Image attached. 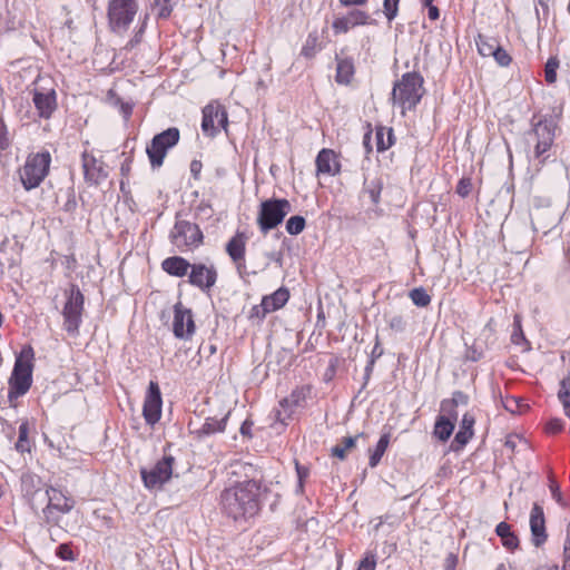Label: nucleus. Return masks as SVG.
Instances as JSON below:
<instances>
[{
  "label": "nucleus",
  "mask_w": 570,
  "mask_h": 570,
  "mask_svg": "<svg viewBox=\"0 0 570 570\" xmlns=\"http://www.w3.org/2000/svg\"><path fill=\"white\" fill-rule=\"evenodd\" d=\"M262 485L256 480L239 482L220 494L223 512L234 521H246L261 510Z\"/></svg>",
  "instance_id": "f257e3e1"
},
{
  "label": "nucleus",
  "mask_w": 570,
  "mask_h": 570,
  "mask_svg": "<svg viewBox=\"0 0 570 570\" xmlns=\"http://www.w3.org/2000/svg\"><path fill=\"white\" fill-rule=\"evenodd\" d=\"M33 350L31 346L24 347L17 356L11 376L9 379L8 399L10 402L24 395L32 384V364Z\"/></svg>",
  "instance_id": "f03ea898"
},
{
  "label": "nucleus",
  "mask_w": 570,
  "mask_h": 570,
  "mask_svg": "<svg viewBox=\"0 0 570 570\" xmlns=\"http://www.w3.org/2000/svg\"><path fill=\"white\" fill-rule=\"evenodd\" d=\"M557 122L552 117H544L533 125L532 134L537 138L533 155V166L537 171L548 161H554L550 153L556 138Z\"/></svg>",
  "instance_id": "7ed1b4c3"
},
{
  "label": "nucleus",
  "mask_w": 570,
  "mask_h": 570,
  "mask_svg": "<svg viewBox=\"0 0 570 570\" xmlns=\"http://www.w3.org/2000/svg\"><path fill=\"white\" fill-rule=\"evenodd\" d=\"M423 77L417 72H406L394 83L392 100L399 104L403 111L414 109L423 96Z\"/></svg>",
  "instance_id": "20e7f679"
},
{
  "label": "nucleus",
  "mask_w": 570,
  "mask_h": 570,
  "mask_svg": "<svg viewBox=\"0 0 570 570\" xmlns=\"http://www.w3.org/2000/svg\"><path fill=\"white\" fill-rule=\"evenodd\" d=\"M51 155L48 150L28 155L24 165L19 169L21 184L26 190L40 186L49 174Z\"/></svg>",
  "instance_id": "39448f33"
},
{
  "label": "nucleus",
  "mask_w": 570,
  "mask_h": 570,
  "mask_svg": "<svg viewBox=\"0 0 570 570\" xmlns=\"http://www.w3.org/2000/svg\"><path fill=\"white\" fill-rule=\"evenodd\" d=\"M27 494L30 495V504L32 509H38V502H47L46 507L42 508V512L48 522L56 521L52 518L53 510L60 513H68L75 507L73 499L67 497L60 490H57L52 487L47 488L45 491L38 489L32 493H30L29 490H27Z\"/></svg>",
  "instance_id": "423d86ee"
},
{
  "label": "nucleus",
  "mask_w": 570,
  "mask_h": 570,
  "mask_svg": "<svg viewBox=\"0 0 570 570\" xmlns=\"http://www.w3.org/2000/svg\"><path fill=\"white\" fill-rule=\"evenodd\" d=\"M292 205L285 198H269L261 203L257 214V225L263 235L283 223L291 213Z\"/></svg>",
  "instance_id": "0eeeda50"
},
{
  "label": "nucleus",
  "mask_w": 570,
  "mask_h": 570,
  "mask_svg": "<svg viewBox=\"0 0 570 570\" xmlns=\"http://www.w3.org/2000/svg\"><path fill=\"white\" fill-rule=\"evenodd\" d=\"M169 239L179 250L194 249L203 244L204 235L196 223L180 219V215L177 214Z\"/></svg>",
  "instance_id": "6e6552de"
},
{
  "label": "nucleus",
  "mask_w": 570,
  "mask_h": 570,
  "mask_svg": "<svg viewBox=\"0 0 570 570\" xmlns=\"http://www.w3.org/2000/svg\"><path fill=\"white\" fill-rule=\"evenodd\" d=\"M180 132L176 127H170L153 137L150 145L146 148L153 168L163 165L167 151L178 144Z\"/></svg>",
  "instance_id": "1a4fd4ad"
},
{
  "label": "nucleus",
  "mask_w": 570,
  "mask_h": 570,
  "mask_svg": "<svg viewBox=\"0 0 570 570\" xmlns=\"http://www.w3.org/2000/svg\"><path fill=\"white\" fill-rule=\"evenodd\" d=\"M83 302L85 298L79 287L71 285L70 293L62 309L63 327L71 336L79 334V327L82 322Z\"/></svg>",
  "instance_id": "9d476101"
},
{
  "label": "nucleus",
  "mask_w": 570,
  "mask_h": 570,
  "mask_svg": "<svg viewBox=\"0 0 570 570\" xmlns=\"http://www.w3.org/2000/svg\"><path fill=\"white\" fill-rule=\"evenodd\" d=\"M138 11L136 0H110L107 16L114 31H126Z\"/></svg>",
  "instance_id": "9b49d317"
},
{
  "label": "nucleus",
  "mask_w": 570,
  "mask_h": 570,
  "mask_svg": "<svg viewBox=\"0 0 570 570\" xmlns=\"http://www.w3.org/2000/svg\"><path fill=\"white\" fill-rule=\"evenodd\" d=\"M175 458L173 455H164L150 468H141L140 475L144 485L149 490L161 489L173 475V466Z\"/></svg>",
  "instance_id": "f8f14e48"
},
{
  "label": "nucleus",
  "mask_w": 570,
  "mask_h": 570,
  "mask_svg": "<svg viewBox=\"0 0 570 570\" xmlns=\"http://www.w3.org/2000/svg\"><path fill=\"white\" fill-rule=\"evenodd\" d=\"M228 116L224 106L209 104L203 109L202 130L206 136L215 137L219 128L227 130Z\"/></svg>",
  "instance_id": "ddd939ff"
},
{
  "label": "nucleus",
  "mask_w": 570,
  "mask_h": 570,
  "mask_svg": "<svg viewBox=\"0 0 570 570\" xmlns=\"http://www.w3.org/2000/svg\"><path fill=\"white\" fill-rule=\"evenodd\" d=\"M39 81H41V79L36 82L37 86L32 90V102L38 116L47 120L51 118L58 108L57 92L53 87L48 88L39 86Z\"/></svg>",
  "instance_id": "4468645a"
},
{
  "label": "nucleus",
  "mask_w": 570,
  "mask_h": 570,
  "mask_svg": "<svg viewBox=\"0 0 570 570\" xmlns=\"http://www.w3.org/2000/svg\"><path fill=\"white\" fill-rule=\"evenodd\" d=\"M163 399L157 382L150 381L142 406V416L147 424L154 426L161 416Z\"/></svg>",
  "instance_id": "2eb2a0df"
},
{
  "label": "nucleus",
  "mask_w": 570,
  "mask_h": 570,
  "mask_svg": "<svg viewBox=\"0 0 570 570\" xmlns=\"http://www.w3.org/2000/svg\"><path fill=\"white\" fill-rule=\"evenodd\" d=\"M195 330L191 309L185 307L181 302L176 303L174 305V335L180 340H189L194 335Z\"/></svg>",
  "instance_id": "dca6fc26"
},
{
  "label": "nucleus",
  "mask_w": 570,
  "mask_h": 570,
  "mask_svg": "<svg viewBox=\"0 0 570 570\" xmlns=\"http://www.w3.org/2000/svg\"><path fill=\"white\" fill-rule=\"evenodd\" d=\"M217 277L218 273L214 265L207 266L203 263H195L190 267L188 282L202 292L207 293L216 284Z\"/></svg>",
  "instance_id": "f3484780"
},
{
  "label": "nucleus",
  "mask_w": 570,
  "mask_h": 570,
  "mask_svg": "<svg viewBox=\"0 0 570 570\" xmlns=\"http://www.w3.org/2000/svg\"><path fill=\"white\" fill-rule=\"evenodd\" d=\"M311 392V387L303 385L294 389L292 393L279 401L282 410L276 411V420L284 423L289 419L296 407L304 405L307 395Z\"/></svg>",
  "instance_id": "a211bd4d"
},
{
  "label": "nucleus",
  "mask_w": 570,
  "mask_h": 570,
  "mask_svg": "<svg viewBox=\"0 0 570 570\" xmlns=\"http://www.w3.org/2000/svg\"><path fill=\"white\" fill-rule=\"evenodd\" d=\"M81 163L83 178L87 184L98 186L108 177L105 163L88 151L82 153Z\"/></svg>",
  "instance_id": "6ab92c4d"
},
{
  "label": "nucleus",
  "mask_w": 570,
  "mask_h": 570,
  "mask_svg": "<svg viewBox=\"0 0 570 570\" xmlns=\"http://www.w3.org/2000/svg\"><path fill=\"white\" fill-rule=\"evenodd\" d=\"M225 250L240 277L247 274L245 253H246V236L244 233H236L226 244Z\"/></svg>",
  "instance_id": "aec40b11"
},
{
  "label": "nucleus",
  "mask_w": 570,
  "mask_h": 570,
  "mask_svg": "<svg viewBox=\"0 0 570 570\" xmlns=\"http://www.w3.org/2000/svg\"><path fill=\"white\" fill-rule=\"evenodd\" d=\"M373 20L370 14L360 9H353L345 16L336 18L332 22V28L335 35L346 33L357 26L371 24Z\"/></svg>",
  "instance_id": "412c9836"
},
{
  "label": "nucleus",
  "mask_w": 570,
  "mask_h": 570,
  "mask_svg": "<svg viewBox=\"0 0 570 570\" xmlns=\"http://www.w3.org/2000/svg\"><path fill=\"white\" fill-rule=\"evenodd\" d=\"M230 412H227L220 420L215 417H207L204 423L196 426L193 422H189L188 428L194 439L202 441L216 433H223L226 430L227 421Z\"/></svg>",
  "instance_id": "4be33fe9"
},
{
  "label": "nucleus",
  "mask_w": 570,
  "mask_h": 570,
  "mask_svg": "<svg viewBox=\"0 0 570 570\" xmlns=\"http://www.w3.org/2000/svg\"><path fill=\"white\" fill-rule=\"evenodd\" d=\"M530 530L532 534V542L535 547H540L547 541L548 534L546 531L543 507L538 502L533 503L530 512Z\"/></svg>",
  "instance_id": "5701e85b"
},
{
  "label": "nucleus",
  "mask_w": 570,
  "mask_h": 570,
  "mask_svg": "<svg viewBox=\"0 0 570 570\" xmlns=\"http://www.w3.org/2000/svg\"><path fill=\"white\" fill-rule=\"evenodd\" d=\"M317 175L335 176L340 173L341 165L336 159V154L332 149L323 148L316 156Z\"/></svg>",
  "instance_id": "b1692460"
},
{
  "label": "nucleus",
  "mask_w": 570,
  "mask_h": 570,
  "mask_svg": "<svg viewBox=\"0 0 570 570\" xmlns=\"http://www.w3.org/2000/svg\"><path fill=\"white\" fill-rule=\"evenodd\" d=\"M474 423H475L474 416L471 413L466 412L463 415L462 421L460 423V429L456 432L454 440L451 443V449L453 451H460L469 443V441L471 440V438L473 436V433H474L473 432Z\"/></svg>",
  "instance_id": "393cba45"
},
{
  "label": "nucleus",
  "mask_w": 570,
  "mask_h": 570,
  "mask_svg": "<svg viewBox=\"0 0 570 570\" xmlns=\"http://www.w3.org/2000/svg\"><path fill=\"white\" fill-rule=\"evenodd\" d=\"M193 264L181 256H170L163 261L161 268L175 277H184L188 274Z\"/></svg>",
  "instance_id": "a878e982"
},
{
  "label": "nucleus",
  "mask_w": 570,
  "mask_h": 570,
  "mask_svg": "<svg viewBox=\"0 0 570 570\" xmlns=\"http://www.w3.org/2000/svg\"><path fill=\"white\" fill-rule=\"evenodd\" d=\"M336 75H335V81L338 85L347 86L351 83L354 73H355V66L354 60L351 57L346 58H340L336 56Z\"/></svg>",
  "instance_id": "bb28decb"
},
{
  "label": "nucleus",
  "mask_w": 570,
  "mask_h": 570,
  "mask_svg": "<svg viewBox=\"0 0 570 570\" xmlns=\"http://www.w3.org/2000/svg\"><path fill=\"white\" fill-rule=\"evenodd\" d=\"M455 422L448 413H443L436 417L433 435L442 442L450 439L455 428Z\"/></svg>",
  "instance_id": "cd10ccee"
},
{
  "label": "nucleus",
  "mask_w": 570,
  "mask_h": 570,
  "mask_svg": "<svg viewBox=\"0 0 570 570\" xmlns=\"http://www.w3.org/2000/svg\"><path fill=\"white\" fill-rule=\"evenodd\" d=\"M469 403V396L462 391H455L452 394V397L449 400H443L441 402V412L448 413L454 420H458V411L456 407L459 405H466Z\"/></svg>",
  "instance_id": "c85d7f7f"
},
{
  "label": "nucleus",
  "mask_w": 570,
  "mask_h": 570,
  "mask_svg": "<svg viewBox=\"0 0 570 570\" xmlns=\"http://www.w3.org/2000/svg\"><path fill=\"white\" fill-rule=\"evenodd\" d=\"M495 533L500 537L503 547L508 550H514L519 547V539L514 532L511 531V525L504 521L495 527Z\"/></svg>",
  "instance_id": "c756f323"
},
{
  "label": "nucleus",
  "mask_w": 570,
  "mask_h": 570,
  "mask_svg": "<svg viewBox=\"0 0 570 570\" xmlns=\"http://www.w3.org/2000/svg\"><path fill=\"white\" fill-rule=\"evenodd\" d=\"M289 298V292L285 287H281L275 291L273 294L263 297L264 305L267 306L265 311L274 312L281 307H283Z\"/></svg>",
  "instance_id": "7c9ffc66"
},
{
  "label": "nucleus",
  "mask_w": 570,
  "mask_h": 570,
  "mask_svg": "<svg viewBox=\"0 0 570 570\" xmlns=\"http://www.w3.org/2000/svg\"><path fill=\"white\" fill-rule=\"evenodd\" d=\"M363 436V433H360L355 436H345L343 438L338 444L332 448L331 454L340 460H345L347 453L356 446V441L358 438Z\"/></svg>",
  "instance_id": "2f4dec72"
},
{
  "label": "nucleus",
  "mask_w": 570,
  "mask_h": 570,
  "mask_svg": "<svg viewBox=\"0 0 570 570\" xmlns=\"http://www.w3.org/2000/svg\"><path fill=\"white\" fill-rule=\"evenodd\" d=\"M376 149L382 153L394 144V135L392 128L377 127L375 132Z\"/></svg>",
  "instance_id": "473e14b6"
},
{
  "label": "nucleus",
  "mask_w": 570,
  "mask_h": 570,
  "mask_svg": "<svg viewBox=\"0 0 570 570\" xmlns=\"http://www.w3.org/2000/svg\"><path fill=\"white\" fill-rule=\"evenodd\" d=\"M389 443H390V433L382 434L380 440L376 443L375 449L373 451H371L370 460H368V465L371 468H375L380 463L382 456L384 455V453L389 446Z\"/></svg>",
  "instance_id": "72a5a7b5"
},
{
  "label": "nucleus",
  "mask_w": 570,
  "mask_h": 570,
  "mask_svg": "<svg viewBox=\"0 0 570 570\" xmlns=\"http://www.w3.org/2000/svg\"><path fill=\"white\" fill-rule=\"evenodd\" d=\"M475 43L478 47V51L483 57H492L495 49L499 47V43L493 38H488L483 35H478L475 38Z\"/></svg>",
  "instance_id": "f704fd0d"
},
{
  "label": "nucleus",
  "mask_w": 570,
  "mask_h": 570,
  "mask_svg": "<svg viewBox=\"0 0 570 570\" xmlns=\"http://www.w3.org/2000/svg\"><path fill=\"white\" fill-rule=\"evenodd\" d=\"M318 50H321L318 46V33L317 31L309 32L302 47L301 55L306 59H312Z\"/></svg>",
  "instance_id": "c9c22d12"
},
{
  "label": "nucleus",
  "mask_w": 570,
  "mask_h": 570,
  "mask_svg": "<svg viewBox=\"0 0 570 570\" xmlns=\"http://www.w3.org/2000/svg\"><path fill=\"white\" fill-rule=\"evenodd\" d=\"M28 434H29V424L27 421H24L19 425V436H18V441L14 444L16 450L20 453L30 451V442L28 439Z\"/></svg>",
  "instance_id": "e433bc0d"
},
{
  "label": "nucleus",
  "mask_w": 570,
  "mask_h": 570,
  "mask_svg": "<svg viewBox=\"0 0 570 570\" xmlns=\"http://www.w3.org/2000/svg\"><path fill=\"white\" fill-rule=\"evenodd\" d=\"M306 226V220L301 215L291 216L286 222V232L289 235H298L301 234Z\"/></svg>",
  "instance_id": "4c0bfd02"
},
{
  "label": "nucleus",
  "mask_w": 570,
  "mask_h": 570,
  "mask_svg": "<svg viewBox=\"0 0 570 570\" xmlns=\"http://www.w3.org/2000/svg\"><path fill=\"white\" fill-rule=\"evenodd\" d=\"M382 191V181L380 179H372L365 184L364 194L368 195V198L374 205H377L380 202V196Z\"/></svg>",
  "instance_id": "58836bf2"
},
{
  "label": "nucleus",
  "mask_w": 570,
  "mask_h": 570,
  "mask_svg": "<svg viewBox=\"0 0 570 570\" xmlns=\"http://www.w3.org/2000/svg\"><path fill=\"white\" fill-rule=\"evenodd\" d=\"M409 296L417 307H426L431 303V296L423 287L413 288Z\"/></svg>",
  "instance_id": "ea45409f"
},
{
  "label": "nucleus",
  "mask_w": 570,
  "mask_h": 570,
  "mask_svg": "<svg viewBox=\"0 0 570 570\" xmlns=\"http://www.w3.org/2000/svg\"><path fill=\"white\" fill-rule=\"evenodd\" d=\"M548 479H549V490L551 492L552 498L556 500V502L560 507L567 508L568 507V502L563 498L562 492L560 490V485L556 481V479H554V476H553L551 471L549 472Z\"/></svg>",
  "instance_id": "a19ab883"
},
{
  "label": "nucleus",
  "mask_w": 570,
  "mask_h": 570,
  "mask_svg": "<svg viewBox=\"0 0 570 570\" xmlns=\"http://www.w3.org/2000/svg\"><path fill=\"white\" fill-rule=\"evenodd\" d=\"M295 470L297 474V485L295 489V493L303 494L305 481L309 476V468L307 465L299 464L298 461H295Z\"/></svg>",
  "instance_id": "79ce46f5"
},
{
  "label": "nucleus",
  "mask_w": 570,
  "mask_h": 570,
  "mask_svg": "<svg viewBox=\"0 0 570 570\" xmlns=\"http://www.w3.org/2000/svg\"><path fill=\"white\" fill-rule=\"evenodd\" d=\"M559 59L557 57H550L544 66V79L548 83H554L557 81V69L559 68Z\"/></svg>",
  "instance_id": "37998d69"
},
{
  "label": "nucleus",
  "mask_w": 570,
  "mask_h": 570,
  "mask_svg": "<svg viewBox=\"0 0 570 570\" xmlns=\"http://www.w3.org/2000/svg\"><path fill=\"white\" fill-rule=\"evenodd\" d=\"M399 3L400 0H384L383 1V12L386 19L391 22L395 19L399 12Z\"/></svg>",
  "instance_id": "c03bdc74"
},
{
  "label": "nucleus",
  "mask_w": 570,
  "mask_h": 570,
  "mask_svg": "<svg viewBox=\"0 0 570 570\" xmlns=\"http://www.w3.org/2000/svg\"><path fill=\"white\" fill-rule=\"evenodd\" d=\"M389 327L395 333H403L406 328V322L402 315H392L387 320Z\"/></svg>",
  "instance_id": "a18cd8bd"
},
{
  "label": "nucleus",
  "mask_w": 570,
  "mask_h": 570,
  "mask_svg": "<svg viewBox=\"0 0 570 570\" xmlns=\"http://www.w3.org/2000/svg\"><path fill=\"white\" fill-rule=\"evenodd\" d=\"M11 146V137L3 119H0V150H8Z\"/></svg>",
  "instance_id": "49530a36"
},
{
  "label": "nucleus",
  "mask_w": 570,
  "mask_h": 570,
  "mask_svg": "<svg viewBox=\"0 0 570 570\" xmlns=\"http://www.w3.org/2000/svg\"><path fill=\"white\" fill-rule=\"evenodd\" d=\"M558 397L562 403L566 415L570 419V392L566 389V381L561 382V389L559 390Z\"/></svg>",
  "instance_id": "de8ad7c7"
},
{
  "label": "nucleus",
  "mask_w": 570,
  "mask_h": 570,
  "mask_svg": "<svg viewBox=\"0 0 570 570\" xmlns=\"http://www.w3.org/2000/svg\"><path fill=\"white\" fill-rule=\"evenodd\" d=\"M492 57L494 58V60L497 61V63L500 66V67H508L511 61H512V58L511 56L508 53V51L505 49H503L501 46H499L494 53L492 55Z\"/></svg>",
  "instance_id": "09e8293b"
},
{
  "label": "nucleus",
  "mask_w": 570,
  "mask_h": 570,
  "mask_svg": "<svg viewBox=\"0 0 570 570\" xmlns=\"http://www.w3.org/2000/svg\"><path fill=\"white\" fill-rule=\"evenodd\" d=\"M376 556L373 552H366L365 557L360 561L356 570H375Z\"/></svg>",
  "instance_id": "8fccbe9b"
},
{
  "label": "nucleus",
  "mask_w": 570,
  "mask_h": 570,
  "mask_svg": "<svg viewBox=\"0 0 570 570\" xmlns=\"http://www.w3.org/2000/svg\"><path fill=\"white\" fill-rule=\"evenodd\" d=\"M155 6L158 8V18L166 19L171 14L173 7L170 0H156Z\"/></svg>",
  "instance_id": "3c124183"
},
{
  "label": "nucleus",
  "mask_w": 570,
  "mask_h": 570,
  "mask_svg": "<svg viewBox=\"0 0 570 570\" xmlns=\"http://www.w3.org/2000/svg\"><path fill=\"white\" fill-rule=\"evenodd\" d=\"M514 326H515V330H514V332L511 335L512 343L515 344V345H520L522 343L528 344V341L525 340V336H524L523 331L521 328V324H520V321H519L518 316L514 317Z\"/></svg>",
  "instance_id": "603ef678"
},
{
  "label": "nucleus",
  "mask_w": 570,
  "mask_h": 570,
  "mask_svg": "<svg viewBox=\"0 0 570 570\" xmlns=\"http://www.w3.org/2000/svg\"><path fill=\"white\" fill-rule=\"evenodd\" d=\"M472 190V181L468 177H462L455 188V191L461 197H468Z\"/></svg>",
  "instance_id": "864d4df0"
},
{
  "label": "nucleus",
  "mask_w": 570,
  "mask_h": 570,
  "mask_svg": "<svg viewBox=\"0 0 570 570\" xmlns=\"http://www.w3.org/2000/svg\"><path fill=\"white\" fill-rule=\"evenodd\" d=\"M56 554H57V557H59L60 559L66 560V561L75 560L73 551H72L70 544H68V543L59 544L56 549Z\"/></svg>",
  "instance_id": "5fc2aeb1"
},
{
  "label": "nucleus",
  "mask_w": 570,
  "mask_h": 570,
  "mask_svg": "<svg viewBox=\"0 0 570 570\" xmlns=\"http://www.w3.org/2000/svg\"><path fill=\"white\" fill-rule=\"evenodd\" d=\"M67 199L62 205V210L66 213H72L77 208L76 194L73 188H68L66 193Z\"/></svg>",
  "instance_id": "6e6d98bb"
},
{
  "label": "nucleus",
  "mask_w": 570,
  "mask_h": 570,
  "mask_svg": "<svg viewBox=\"0 0 570 570\" xmlns=\"http://www.w3.org/2000/svg\"><path fill=\"white\" fill-rule=\"evenodd\" d=\"M562 570H570V523L567 527V538L563 547V567Z\"/></svg>",
  "instance_id": "4d7b16f0"
},
{
  "label": "nucleus",
  "mask_w": 570,
  "mask_h": 570,
  "mask_svg": "<svg viewBox=\"0 0 570 570\" xmlns=\"http://www.w3.org/2000/svg\"><path fill=\"white\" fill-rule=\"evenodd\" d=\"M563 429V421L559 417H552L547 422L546 430L549 433H558Z\"/></svg>",
  "instance_id": "13d9d810"
},
{
  "label": "nucleus",
  "mask_w": 570,
  "mask_h": 570,
  "mask_svg": "<svg viewBox=\"0 0 570 570\" xmlns=\"http://www.w3.org/2000/svg\"><path fill=\"white\" fill-rule=\"evenodd\" d=\"M265 308H267V306L264 305V299H262L259 305H255L252 308L250 317L264 318L268 313H271V311H265Z\"/></svg>",
  "instance_id": "bf43d9fd"
},
{
  "label": "nucleus",
  "mask_w": 570,
  "mask_h": 570,
  "mask_svg": "<svg viewBox=\"0 0 570 570\" xmlns=\"http://www.w3.org/2000/svg\"><path fill=\"white\" fill-rule=\"evenodd\" d=\"M384 353V350L383 347L381 346V342H380V337L379 335L375 336V344H374V347L370 354V358L368 360H373L374 362H376L377 358H380Z\"/></svg>",
  "instance_id": "052dcab7"
},
{
  "label": "nucleus",
  "mask_w": 570,
  "mask_h": 570,
  "mask_svg": "<svg viewBox=\"0 0 570 570\" xmlns=\"http://www.w3.org/2000/svg\"><path fill=\"white\" fill-rule=\"evenodd\" d=\"M254 423L253 421L250 420H245L242 425H240V429H239V433L245 436V438H248L250 439L253 435H252V428H253Z\"/></svg>",
  "instance_id": "680f3d73"
},
{
  "label": "nucleus",
  "mask_w": 570,
  "mask_h": 570,
  "mask_svg": "<svg viewBox=\"0 0 570 570\" xmlns=\"http://www.w3.org/2000/svg\"><path fill=\"white\" fill-rule=\"evenodd\" d=\"M144 31H145V27L142 26V27H141V28H140V29L135 33V36L129 40V42L127 43V47H129V48H134V47H136L138 43H140Z\"/></svg>",
  "instance_id": "e2e57ef3"
},
{
  "label": "nucleus",
  "mask_w": 570,
  "mask_h": 570,
  "mask_svg": "<svg viewBox=\"0 0 570 570\" xmlns=\"http://www.w3.org/2000/svg\"><path fill=\"white\" fill-rule=\"evenodd\" d=\"M202 167H203V165H202V161H199V160H193L190 163V173L195 179H198Z\"/></svg>",
  "instance_id": "0e129e2a"
},
{
  "label": "nucleus",
  "mask_w": 570,
  "mask_h": 570,
  "mask_svg": "<svg viewBox=\"0 0 570 570\" xmlns=\"http://www.w3.org/2000/svg\"><path fill=\"white\" fill-rule=\"evenodd\" d=\"M428 8V16L431 20H438L440 18V10L438 7L433 4V2L430 6H425Z\"/></svg>",
  "instance_id": "69168bd1"
},
{
  "label": "nucleus",
  "mask_w": 570,
  "mask_h": 570,
  "mask_svg": "<svg viewBox=\"0 0 570 570\" xmlns=\"http://www.w3.org/2000/svg\"><path fill=\"white\" fill-rule=\"evenodd\" d=\"M366 2L367 0H340V3L344 7L363 6Z\"/></svg>",
  "instance_id": "338daca9"
},
{
  "label": "nucleus",
  "mask_w": 570,
  "mask_h": 570,
  "mask_svg": "<svg viewBox=\"0 0 570 570\" xmlns=\"http://www.w3.org/2000/svg\"><path fill=\"white\" fill-rule=\"evenodd\" d=\"M456 558L450 554L445 560V570H455Z\"/></svg>",
  "instance_id": "774afa93"
}]
</instances>
